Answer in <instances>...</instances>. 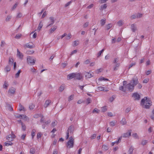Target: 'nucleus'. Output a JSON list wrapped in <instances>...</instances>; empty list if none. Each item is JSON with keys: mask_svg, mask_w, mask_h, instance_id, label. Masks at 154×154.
I'll return each instance as SVG.
<instances>
[{"mask_svg": "<svg viewBox=\"0 0 154 154\" xmlns=\"http://www.w3.org/2000/svg\"><path fill=\"white\" fill-rule=\"evenodd\" d=\"M152 103L150 98H148L147 97H145L141 100L140 104L143 108L148 109L152 105Z\"/></svg>", "mask_w": 154, "mask_h": 154, "instance_id": "1", "label": "nucleus"}, {"mask_svg": "<svg viewBox=\"0 0 154 154\" xmlns=\"http://www.w3.org/2000/svg\"><path fill=\"white\" fill-rule=\"evenodd\" d=\"M134 86L132 85L131 83H128L124 87L123 86L119 87V89L125 92L126 91V88L130 92H132L134 89Z\"/></svg>", "mask_w": 154, "mask_h": 154, "instance_id": "2", "label": "nucleus"}, {"mask_svg": "<svg viewBox=\"0 0 154 154\" xmlns=\"http://www.w3.org/2000/svg\"><path fill=\"white\" fill-rule=\"evenodd\" d=\"M74 144V139L72 136H71L69 138V140L66 144V145L67 147L70 148L73 147Z\"/></svg>", "mask_w": 154, "mask_h": 154, "instance_id": "3", "label": "nucleus"}, {"mask_svg": "<svg viewBox=\"0 0 154 154\" xmlns=\"http://www.w3.org/2000/svg\"><path fill=\"white\" fill-rule=\"evenodd\" d=\"M44 119L43 116H42L40 121L41 123H43V124L42 125V128L43 129H45V128L46 125H48L51 122V121L50 119L48 120L47 121L44 122Z\"/></svg>", "mask_w": 154, "mask_h": 154, "instance_id": "4", "label": "nucleus"}, {"mask_svg": "<svg viewBox=\"0 0 154 154\" xmlns=\"http://www.w3.org/2000/svg\"><path fill=\"white\" fill-rule=\"evenodd\" d=\"M27 61L28 64L33 65L35 63V60H34L31 57L29 56L27 57Z\"/></svg>", "mask_w": 154, "mask_h": 154, "instance_id": "5", "label": "nucleus"}, {"mask_svg": "<svg viewBox=\"0 0 154 154\" xmlns=\"http://www.w3.org/2000/svg\"><path fill=\"white\" fill-rule=\"evenodd\" d=\"M23 47L25 48H35V46L33 43L31 42H29L24 45Z\"/></svg>", "mask_w": 154, "mask_h": 154, "instance_id": "6", "label": "nucleus"}, {"mask_svg": "<svg viewBox=\"0 0 154 154\" xmlns=\"http://www.w3.org/2000/svg\"><path fill=\"white\" fill-rule=\"evenodd\" d=\"M130 83H132V85L135 86L138 83V79L137 77L135 78H133Z\"/></svg>", "mask_w": 154, "mask_h": 154, "instance_id": "7", "label": "nucleus"}, {"mask_svg": "<svg viewBox=\"0 0 154 154\" xmlns=\"http://www.w3.org/2000/svg\"><path fill=\"white\" fill-rule=\"evenodd\" d=\"M15 135L14 134H9L8 135L6 139L10 141H12L13 139L15 138Z\"/></svg>", "mask_w": 154, "mask_h": 154, "instance_id": "8", "label": "nucleus"}, {"mask_svg": "<svg viewBox=\"0 0 154 154\" xmlns=\"http://www.w3.org/2000/svg\"><path fill=\"white\" fill-rule=\"evenodd\" d=\"M131 131L132 130H129L128 132L123 134V137H127L130 136L131 135Z\"/></svg>", "mask_w": 154, "mask_h": 154, "instance_id": "9", "label": "nucleus"}, {"mask_svg": "<svg viewBox=\"0 0 154 154\" xmlns=\"http://www.w3.org/2000/svg\"><path fill=\"white\" fill-rule=\"evenodd\" d=\"M132 97L135 98V100H139L140 99V96L137 93H134Z\"/></svg>", "mask_w": 154, "mask_h": 154, "instance_id": "10", "label": "nucleus"}, {"mask_svg": "<svg viewBox=\"0 0 154 154\" xmlns=\"http://www.w3.org/2000/svg\"><path fill=\"white\" fill-rule=\"evenodd\" d=\"M75 73H70L67 75V79L69 80L75 78Z\"/></svg>", "mask_w": 154, "mask_h": 154, "instance_id": "11", "label": "nucleus"}, {"mask_svg": "<svg viewBox=\"0 0 154 154\" xmlns=\"http://www.w3.org/2000/svg\"><path fill=\"white\" fill-rule=\"evenodd\" d=\"M74 131V126L73 125H71L68 128L67 131L69 132L70 134H72Z\"/></svg>", "mask_w": 154, "mask_h": 154, "instance_id": "12", "label": "nucleus"}, {"mask_svg": "<svg viewBox=\"0 0 154 154\" xmlns=\"http://www.w3.org/2000/svg\"><path fill=\"white\" fill-rule=\"evenodd\" d=\"M49 19L51 21V23L48 25L47 26L46 28H48L49 26H52V24L54 22V18L53 17H49Z\"/></svg>", "mask_w": 154, "mask_h": 154, "instance_id": "13", "label": "nucleus"}, {"mask_svg": "<svg viewBox=\"0 0 154 154\" xmlns=\"http://www.w3.org/2000/svg\"><path fill=\"white\" fill-rule=\"evenodd\" d=\"M16 88H14L11 87L8 90V92L10 93L11 94H14L15 92Z\"/></svg>", "mask_w": 154, "mask_h": 154, "instance_id": "14", "label": "nucleus"}, {"mask_svg": "<svg viewBox=\"0 0 154 154\" xmlns=\"http://www.w3.org/2000/svg\"><path fill=\"white\" fill-rule=\"evenodd\" d=\"M75 78L78 80H80L82 78V76L80 73H75Z\"/></svg>", "mask_w": 154, "mask_h": 154, "instance_id": "15", "label": "nucleus"}, {"mask_svg": "<svg viewBox=\"0 0 154 154\" xmlns=\"http://www.w3.org/2000/svg\"><path fill=\"white\" fill-rule=\"evenodd\" d=\"M51 103V101L50 100H46L45 102V103L44 104V107L45 108H46Z\"/></svg>", "mask_w": 154, "mask_h": 154, "instance_id": "16", "label": "nucleus"}, {"mask_svg": "<svg viewBox=\"0 0 154 154\" xmlns=\"http://www.w3.org/2000/svg\"><path fill=\"white\" fill-rule=\"evenodd\" d=\"M17 55L21 59H22L23 57V55L20 52L18 49H17Z\"/></svg>", "mask_w": 154, "mask_h": 154, "instance_id": "17", "label": "nucleus"}, {"mask_svg": "<svg viewBox=\"0 0 154 154\" xmlns=\"http://www.w3.org/2000/svg\"><path fill=\"white\" fill-rule=\"evenodd\" d=\"M84 74L85 75L86 77L87 78H91V77L93 76H92V75L91 74V73H90L89 72H85V73Z\"/></svg>", "mask_w": 154, "mask_h": 154, "instance_id": "18", "label": "nucleus"}, {"mask_svg": "<svg viewBox=\"0 0 154 154\" xmlns=\"http://www.w3.org/2000/svg\"><path fill=\"white\" fill-rule=\"evenodd\" d=\"M107 6L106 4L102 5L100 6V10L102 11L103 9H105L107 8Z\"/></svg>", "mask_w": 154, "mask_h": 154, "instance_id": "19", "label": "nucleus"}, {"mask_svg": "<svg viewBox=\"0 0 154 154\" xmlns=\"http://www.w3.org/2000/svg\"><path fill=\"white\" fill-rule=\"evenodd\" d=\"M15 116L16 118L21 119H23V116H24V118H26V115H19L18 116Z\"/></svg>", "mask_w": 154, "mask_h": 154, "instance_id": "20", "label": "nucleus"}, {"mask_svg": "<svg viewBox=\"0 0 154 154\" xmlns=\"http://www.w3.org/2000/svg\"><path fill=\"white\" fill-rule=\"evenodd\" d=\"M65 87V85L64 84H62L60 87L59 88V90L60 92L63 91Z\"/></svg>", "mask_w": 154, "mask_h": 154, "instance_id": "21", "label": "nucleus"}, {"mask_svg": "<svg viewBox=\"0 0 154 154\" xmlns=\"http://www.w3.org/2000/svg\"><path fill=\"white\" fill-rule=\"evenodd\" d=\"M120 123L122 125L126 124L127 122L125 119V118H123L121 121Z\"/></svg>", "mask_w": 154, "mask_h": 154, "instance_id": "22", "label": "nucleus"}, {"mask_svg": "<svg viewBox=\"0 0 154 154\" xmlns=\"http://www.w3.org/2000/svg\"><path fill=\"white\" fill-rule=\"evenodd\" d=\"M106 19H101L100 21V24L101 26H103L106 22Z\"/></svg>", "mask_w": 154, "mask_h": 154, "instance_id": "23", "label": "nucleus"}, {"mask_svg": "<svg viewBox=\"0 0 154 154\" xmlns=\"http://www.w3.org/2000/svg\"><path fill=\"white\" fill-rule=\"evenodd\" d=\"M134 149V148L133 147L131 146L128 150V152H129V154H132Z\"/></svg>", "mask_w": 154, "mask_h": 154, "instance_id": "24", "label": "nucleus"}, {"mask_svg": "<svg viewBox=\"0 0 154 154\" xmlns=\"http://www.w3.org/2000/svg\"><path fill=\"white\" fill-rule=\"evenodd\" d=\"M98 88L99 91H108L107 90L105 89L104 87H98Z\"/></svg>", "mask_w": 154, "mask_h": 154, "instance_id": "25", "label": "nucleus"}, {"mask_svg": "<svg viewBox=\"0 0 154 154\" xmlns=\"http://www.w3.org/2000/svg\"><path fill=\"white\" fill-rule=\"evenodd\" d=\"M120 65V63H117L116 64L114 68V70L116 71L118 69V67Z\"/></svg>", "mask_w": 154, "mask_h": 154, "instance_id": "26", "label": "nucleus"}, {"mask_svg": "<svg viewBox=\"0 0 154 154\" xmlns=\"http://www.w3.org/2000/svg\"><path fill=\"white\" fill-rule=\"evenodd\" d=\"M117 24L118 26H121L123 24V23L122 20H120L117 22Z\"/></svg>", "mask_w": 154, "mask_h": 154, "instance_id": "27", "label": "nucleus"}, {"mask_svg": "<svg viewBox=\"0 0 154 154\" xmlns=\"http://www.w3.org/2000/svg\"><path fill=\"white\" fill-rule=\"evenodd\" d=\"M14 63V60L12 58H9V64L11 65L12 66L13 64Z\"/></svg>", "mask_w": 154, "mask_h": 154, "instance_id": "28", "label": "nucleus"}, {"mask_svg": "<svg viewBox=\"0 0 154 154\" xmlns=\"http://www.w3.org/2000/svg\"><path fill=\"white\" fill-rule=\"evenodd\" d=\"M5 69L7 72H9L11 70V67L9 65H7L5 67Z\"/></svg>", "mask_w": 154, "mask_h": 154, "instance_id": "29", "label": "nucleus"}, {"mask_svg": "<svg viewBox=\"0 0 154 154\" xmlns=\"http://www.w3.org/2000/svg\"><path fill=\"white\" fill-rule=\"evenodd\" d=\"M35 151V149L34 148H32L30 149V153L34 154Z\"/></svg>", "mask_w": 154, "mask_h": 154, "instance_id": "30", "label": "nucleus"}, {"mask_svg": "<svg viewBox=\"0 0 154 154\" xmlns=\"http://www.w3.org/2000/svg\"><path fill=\"white\" fill-rule=\"evenodd\" d=\"M100 111L97 109L96 108H95L92 111V112L93 113H94L96 112L97 113H99Z\"/></svg>", "mask_w": 154, "mask_h": 154, "instance_id": "31", "label": "nucleus"}, {"mask_svg": "<svg viewBox=\"0 0 154 154\" xmlns=\"http://www.w3.org/2000/svg\"><path fill=\"white\" fill-rule=\"evenodd\" d=\"M21 72V70H19L15 74V77L16 78H18L19 77L20 73Z\"/></svg>", "mask_w": 154, "mask_h": 154, "instance_id": "32", "label": "nucleus"}, {"mask_svg": "<svg viewBox=\"0 0 154 154\" xmlns=\"http://www.w3.org/2000/svg\"><path fill=\"white\" fill-rule=\"evenodd\" d=\"M21 125H22V130H23V131H25L26 129V127L25 126V124L23 123H22V124Z\"/></svg>", "mask_w": 154, "mask_h": 154, "instance_id": "33", "label": "nucleus"}, {"mask_svg": "<svg viewBox=\"0 0 154 154\" xmlns=\"http://www.w3.org/2000/svg\"><path fill=\"white\" fill-rule=\"evenodd\" d=\"M99 80L100 81H108L109 80L107 78H105L103 77H101L100 78H99Z\"/></svg>", "mask_w": 154, "mask_h": 154, "instance_id": "34", "label": "nucleus"}, {"mask_svg": "<svg viewBox=\"0 0 154 154\" xmlns=\"http://www.w3.org/2000/svg\"><path fill=\"white\" fill-rule=\"evenodd\" d=\"M19 105V107H20V109H19V110L20 111H21L22 110H23L24 111V107L20 103Z\"/></svg>", "mask_w": 154, "mask_h": 154, "instance_id": "35", "label": "nucleus"}, {"mask_svg": "<svg viewBox=\"0 0 154 154\" xmlns=\"http://www.w3.org/2000/svg\"><path fill=\"white\" fill-rule=\"evenodd\" d=\"M35 130L34 129H33L32 130V138L33 139L34 138V136L35 135Z\"/></svg>", "mask_w": 154, "mask_h": 154, "instance_id": "36", "label": "nucleus"}, {"mask_svg": "<svg viewBox=\"0 0 154 154\" xmlns=\"http://www.w3.org/2000/svg\"><path fill=\"white\" fill-rule=\"evenodd\" d=\"M9 143H6V142H5V144L6 146H8L9 145H12L13 144V143L11 142V141H10L9 140Z\"/></svg>", "mask_w": 154, "mask_h": 154, "instance_id": "37", "label": "nucleus"}, {"mask_svg": "<svg viewBox=\"0 0 154 154\" xmlns=\"http://www.w3.org/2000/svg\"><path fill=\"white\" fill-rule=\"evenodd\" d=\"M22 36V35L21 34H18L16 35V36L15 37V38L19 39Z\"/></svg>", "mask_w": 154, "mask_h": 154, "instance_id": "38", "label": "nucleus"}, {"mask_svg": "<svg viewBox=\"0 0 154 154\" xmlns=\"http://www.w3.org/2000/svg\"><path fill=\"white\" fill-rule=\"evenodd\" d=\"M8 84L6 82H5L4 84L3 85V87L4 88L7 89L8 86Z\"/></svg>", "mask_w": 154, "mask_h": 154, "instance_id": "39", "label": "nucleus"}, {"mask_svg": "<svg viewBox=\"0 0 154 154\" xmlns=\"http://www.w3.org/2000/svg\"><path fill=\"white\" fill-rule=\"evenodd\" d=\"M112 24L111 23H109L106 25V29H110L112 28Z\"/></svg>", "mask_w": 154, "mask_h": 154, "instance_id": "40", "label": "nucleus"}, {"mask_svg": "<svg viewBox=\"0 0 154 154\" xmlns=\"http://www.w3.org/2000/svg\"><path fill=\"white\" fill-rule=\"evenodd\" d=\"M87 101V104H88L89 103H91V99L90 98H88L86 99Z\"/></svg>", "mask_w": 154, "mask_h": 154, "instance_id": "41", "label": "nucleus"}, {"mask_svg": "<svg viewBox=\"0 0 154 154\" xmlns=\"http://www.w3.org/2000/svg\"><path fill=\"white\" fill-rule=\"evenodd\" d=\"M147 143V140H143L142 141L141 144L143 145V146L145 145Z\"/></svg>", "mask_w": 154, "mask_h": 154, "instance_id": "42", "label": "nucleus"}, {"mask_svg": "<svg viewBox=\"0 0 154 154\" xmlns=\"http://www.w3.org/2000/svg\"><path fill=\"white\" fill-rule=\"evenodd\" d=\"M131 29H135L137 28L136 25L134 24H132L131 25Z\"/></svg>", "mask_w": 154, "mask_h": 154, "instance_id": "43", "label": "nucleus"}, {"mask_svg": "<svg viewBox=\"0 0 154 154\" xmlns=\"http://www.w3.org/2000/svg\"><path fill=\"white\" fill-rule=\"evenodd\" d=\"M57 124V121H54V122H53L51 124V126L52 127H54Z\"/></svg>", "mask_w": 154, "mask_h": 154, "instance_id": "44", "label": "nucleus"}, {"mask_svg": "<svg viewBox=\"0 0 154 154\" xmlns=\"http://www.w3.org/2000/svg\"><path fill=\"white\" fill-rule=\"evenodd\" d=\"M18 5V3L16 2L13 6L11 8L12 10H14L16 8L17 5Z\"/></svg>", "mask_w": 154, "mask_h": 154, "instance_id": "45", "label": "nucleus"}, {"mask_svg": "<svg viewBox=\"0 0 154 154\" xmlns=\"http://www.w3.org/2000/svg\"><path fill=\"white\" fill-rule=\"evenodd\" d=\"M104 51V49H103L102 50L100 51H99V52L98 54V55L97 57H99L100 55H101V54L103 52V51Z\"/></svg>", "mask_w": 154, "mask_h": 154, "instance_id": "46", "label": "nucleus"}, {"mask_svg": "<svg viewBox=\"0 0 154 154\" xmlns=\"http://www.w3.org/2000/svg\"><path fill=\"white\" fill-rule=\"evenodd\" d=\"M136 14L137 18H141L142 17V15H143L142 14L138 13L137 14Z\"/></svg>", "mask_w": 154, "mask_h": 154, "instance_id": "47", "label": "nucleus"}, {"mask_svg": "<svg viewBox=\"0 0 154 154\" xmlns=\"http://www.w3.org/2000/svg\"><path fill=\"white\" fill-rule=\"evenodd\" d=\"M43 26L42 23L41 22H40L39 26L37 28V29H41Z\"/></svg>", "mask_w": 154, "mask_h": 154, "instance_id": "48", "label": "nucleus"}, {"mask_svg": "<svg viewBox=\"0 0 154 154\" xmlns=\"http://www.w3.org/2000/svg\"><path fill=\"white\" fill-rule=\"evenodd\" d=\"M11 16L8 15L7 17L6 18V20L7 21H9L11 19Z\"/></svg>", "mask_w": 154, "mask_h": 154, "instance_id": "49", "label": "nucleus"}, {"mask_svg": "<svg viewBox=\"0 0 154 154\" xmlns=\"http://www.w3.org/2000/svg\"><path fill=\"white\" fill-rule=\"evenodd\" d=\"M132 136L138 139V136L137 135V133H134L132 134Z\"/></svg>", "mask_w": 154, "mask_h": 154, "instance_id": "50", "label": "nucleus"}, {"mask_svg": "<svg viewBox=\"0 0 154 154\" xmlns=\"http://www.w3.org/2000/svg\"><path fill=\"white\" fill-rule=\"evenodd\" d=\"M137 18V16H136V14H134L132 15L131 17H130V18L132 20V19H135L136 18Z\"/></svg>", "mask_w": 154, "mask_h": 154, "instance_id": "51", "label": "nucleus"}, {"mask_svg": "<svg viewBox=\"0 0 154 154\" xmlns=\"http://www.w3.org/2000/svg\"><path fill=\"white\" fill-rule=\"evenodd\" d=\"M42 134L40 132H39L37 134V139H38L39 138H40L42 136Z\"/></svg>", "mask_w": 154, "mask_h": 154, "instance_id": "52", "label": "nucleus"}, {"mask_svg": "<svg viewBox=\"0 0 154 154\" xmlns=\"http://www.w3.org/2000/svg\"><path fill=\"white\" fill-rule=\"evenodd\" d=\"M131 110V108L130 107L127 108L125 110V112L126 113H128Z\"/></svg>", "mask_w": 154, "mask_h": 154, "instance_id": "53", "label": "nucleus"}, {"mask_svg": "<svg viewBox=\"0 0 154 154\" xmlns=\"http://www.w3.org/2000/svg\"><path fill=\"white\" fill-rule=\"evenodd\" d=\"M102 148L105 150H107L108 149V146L106 145H103Z\"/></svg>", "mask_w": 154, "mask_h": 154, "instance_id": "54", "label": "nucleus"}, {"mask_svg": "<svg viewBox=\"0 0 154 154\" xmlns=\"http://www.w3.org/2000/svg\"><path fill=\"white\" fill-rule=\"evenodd\" d=\"M35 107V106L33 104H31L29 106V108L30 110L33 109Z\"/></svg>", "mask_w": 154, "mask_h": 154, "instance_id": "55", "label": "nucleus"}, {"mask_svg": "<svg viewBox=\"0 0 154 154\" xmlns=\"http://www.w3.org/2000/svg\"><path fill=\"white\" fill-rule=\"evenodd\" d=\"M77 52V50H75L73 51H72L70 54V56H72V55L73 54H74L76 53Z\"/></svg>", "mask_w": 154, "mask_h": 154, "instance_id": "56", "label": "nucleus"}, {"mask_svg": "<svg viewBox=\"0 0 154 154\" xmlns=\"http://www.w3.org/2000/svg\"><path fill=\"white\" fill-rule=\"evenodd\" d=\"M107 110V109L106 108V106H104L102 108V111L103 112H105Z\"/></svg>", "mask_w": 154, "mask_h": 154, "instance_id": "57", "label": "nucleus"}, {"mask_svg": "<svg viewBox=\"0 0 154 154\" xmlns=\"http://www.w3.org/2000/svg\"><path fill=\"white\" fill-rule=\"evenodd\" d=\"M71 35L70 34H68V35H66V39H69L71 37Z\"/></svg>", "mask_w": 154, "mask_h": 154, "instance_id": "58", "label": "nucleus"}, {"mask_svg": "<svg viewBox=\"0 0 154 154\" xmlns=\"http://www.w3.org/2000/svg\"><path fill=\"white\" fill-rule=\"evenodd\" d=\"M73 95H70L69 97V101H70L72 100L73 99Z\"/></svg>", "mask_w": 154, "mask_h": 154, "instance_id": "59", "label": "nucleus"}, {"mask_svg": "<svg viewBox=\"0 0 154 154\" xmlns=\"http://www.w3.org/2000/svg\"><path fill=\"white\" fill-rule=\"evenodd\" d=\"M78 42V41L77 42L76 41H75L74 42V45H73V46H76L78 45H79V43Z\"/></svg>", "mask_w": 154, "mask_h": 154, "instance_id": "60", "label": "nucleus"}, {"mask_svg": "<svg viewBox=\"0 0 154 154\" xmlns=\"http://www.w3.org/2000/svg\"><path fill=\"white\" fill-rule=\"evenodd\" d=\"M118 59L117 58H115L113 62V63H116V64L117 63V62H118Z\"/></svg>", "mask_w": 154, "mask_h": 154, "instance_id": "61", "label": "nucleus"}, {"mask_svg": "<svg viewBox=\"0 0 154 154\" xmlns=\"http://www.w3.org/2000/svg\"><path fill=\"white\" fill-rule=\"evenodd\" d=\"M72 3V1H70V2H68V3H67L65 5V7H67L69 6L70 4Z\"/></svg>", "mask_w": 154, "mask_h": 154, "instance_id": "62", "label": "nucleus"}, {"mask_svg": "<svg viewBox=\"0 0 154 154\" xmlns=\"http://www.w3.org/2000/svg\"><path fill=\"white\" fill-rule=\"evenodd\" d=\"M103 69L100 68L99 69H98L97 70V73H99L101 72L102 71H103Z\"/></svg>", "mask_w": 154, "mask_h": 154, "instance_id": "63", "label": "nucleus"}, {"mask_svg": "<svg viewBox=\"0 0 154 154\" xmlns=\"http://www.w3.org/2000/svg\"><path fill=\"white\" fill-rule=\"evenodd\" d=\"M26 136V134H23L21 137V139L23 140H24L25 139Z\"/></svg>", "mask_w": 154, "mask_h": 154, "instance_id": "64", "label": "nucleus"}]
</instances>
